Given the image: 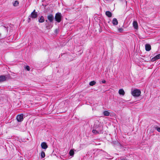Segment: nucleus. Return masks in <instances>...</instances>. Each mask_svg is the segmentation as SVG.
I'll list each match as a JSON object with an SVG mask.
<instances>
[{"instance_id": "obj_16", "label": "nucleus", "mask_w": 160, "mask_h": 160, "mask_svg": "<svg viewBox=\"0 0 160 160\" xmlns=\"http://www.w3.org/2000/svg\"><path fill=\"white\" fill-rule=\"evenodd\" d=\"M103 114L105 116H108L110 114V113L108 111H105L103 112Z\"/></svg>"}, {"instance_id": "obj_19", "label": "nucleus", "mask_w": 160, "mask_h": 160, "mask_svg": "<svg viewBox=\"0 0 160 160\" xmlns=\"http://www.w3.org/2000/svg\"><path fill=\"white\" fill-rule=\"evenodd\" d=\"M45 153L43 151H42L41 152V156L42 158H43L45 157Z\"/></svg>"}, {"instance_id": "obj_29", "label": "nucleus", "mask_w": 160, "mask_h": 160, "mask_svg": "<svg viewBox=\"0 0 160 160\" xmlns=\"http://www.w3.org/2000/svg\"><path fill=\"white\" fill-rule=\"evenodd\" d=\"M3 27H4V28H6V27L5 26H3Z\"/></svg>"}, {"instance_id": "obj_9", "label": "nucleus", "mask_w": 160, "mask_h": 160, "mask_svg": "<svg viewBox=\"0 0 160 160\" xmlns=\"http://www.w3.org/2000/svg\"><path fill=\"white\" fill-rule=\"evenodd\" d=\"M133 26L135 29H138V25L137 22L136 21H134L133 22Z\"/></svg>"}, {"instance_id": "obj_23", "label": "nucleus", "mask_w": 160, "mask_h": 160, "mask_svg": "<svg viewBox=\"0 0 160 160\" xmlns=\"http://www.w3.org/2000/svg\"><path fill=\"white\" fill-rule=\"evenodd\" d=\"M25 69L28 71H29L30 70V67L28 66H26L25 67Z\"/></svg>"}, {"instance_id": "obj_3", "label": "nucleus", "mask_w": 160, "mask_h": 160, "mask_svg": "<svg viewBox=\"0 0 160 160\" xmlns=\"http://www.w3.org/2000/svg\"><path fill=\"white\" fill-rule=\"evenodd\" d=\"M62 16L60 13L58 12L56 14L55 19L58 22H60L61 21Z\"/></svg>"}, {"instance_id": "obj_25", "label": "nucleus", "mask_w": 160, "mask_h": 160, "mask_svg": "<svg viewBox=\"0 0 160 160\" xmlns=\"http://www.w3.org/2000/svg\"><path fill=\"white\" fill-rule=\"evenodd\" d=\"M156 129L158 131L160 132V127H156Z\"/></svg>"}, {"instance_id": "obj_24", "label": "nucleus", "mask_w": 160, "mask_h": 160, "mask_svg": "<svg viewBox=\"0 0 160 160\" xmlns=\"http://www.w3.org/2000/svg\"><path fill=\"white\" fill-rule=\"evenodd\" d=\"M157 60L156 58H155V57L152 58L151 59V61L152 62H154Z\"/></svg>"}, {"instance_id": "obj_32", "label": "nucleus", "mask_w": 160, "mask_h": 160, "mask_svg": "<svg viewBox=\"0 0 160 160\" xmlns=\"http://www.w3.org/2000/svg\"><path fill=\"white\" fill-rule=\"evenodd\" d=\"M1 33H0V35H1Z\"/></svg>"}, {"instance_id": "obj_27", "label": "nucleus", "mask_w": 160, "mask_h": 160, "mask_svg": "<svg viewBox=\"0 0 160 160\" xmlns=\"http://www.w3.org/2000/svg\"><path fill=\"white\" fill-rule=\"evenodd\" d=\"M120 160H127V159L124 158H120Z\"/></svg>"}, {"instance_id": "obj_7", "label": "nucleus", "mask_w": 160, "mask_h": 160, "mask_svg": "<svg viewBox=\"0 0 160 160\" xmlns=\"http://www.w3.org/2000/svg\"><path fill=\"white\" fill-rule=\"evenodd\" d=\"M48 20L50 22H52L54 20V18L53 15L52 14L49 15L47 17Z\"/></svg>"}, {"instance_id": "obj_18", "label": "nucleus", "mask_w": 160, "mask_h": 160, "mask_svg": "<svg viewBox=\"0 0 160 160\" xmlns=\"http://www.w3.org/2000/svg\"><path fill=\"white\" fill-rule=\"evenodd\" d=\"M96 82L94 81H92L89 82V84L90 86H92L95 84Z\"/></svg>"}, {"instance_id": "obj_8", "label": "nucleus", "mask_w": 160, "mask_h": 160, "mask_svg": "<svg viewBox=\"0 0 160 160\" xmlns=\"http://www.w3.org/2000/svg\"><path fill=\"white\" fill-rule=\"evenodd\" d=\"M41 145L42 148L44 149H46L48 147L47 143L45 142H42Z\"/></svg>"}, {"instance_id": "obj_11", "label": "nucleus", "mask_w": 160, "mask_h": 160, "mask_svg": "<svg viewBox=\"0 0 160 160\" xmlns=\"http://www.w3.org/2000/svg\"><path fill=\"white\" fill-rule=\"evenodd\" d=\"M112 23L114 25H116L118 24V21L116 18H114L112 21Z\"/></svg>"}, {"instance_id": "obj_5", "label": "nucleus", "mask_w": 160, "mask_h": 160, "mask_svg": "<svg viewBox=\"0 0 160 160\" xmlns=\"http://www.w3.org/2000/svg\"><path fill=\"white\" fill-rule=\"evenodd\" d=\"M23 114L18 115L16 117L17 121L18 122H21L22 121L23 119Z\"/></svg>"}, {"instance_id": "obj_13", "label": "nucleus", "mask_w": 160, "mask_h": 160, "mask_svg": "<svg viewBox=\"0 0 160 160\" xmlns=\"http://www.w3.org/2000/svg\"><path fill=\"white\" fill-rule=\"evenodd\" d=\"M105 14L109 18H110L112 16V13L109 11H106V12Z\"/></svg>"}, {"instance_id": "obj_21", "label": "nucleus", "mask_w": 160, "mask_h": 160, "mask_svg": "<svg viewBox=\"0 0 160 160\" xmlns=\"http://www.w3.org/2000/svg\"><path fill=\"white\" fill-rule=\"evenodd\" d=\"M157 60L160 58V54H158L155 56Z\"/></svg>"}, {"instance_id": "obj_30", "label": "nucleus", "mask_w": 160, "mask_h": 160, "mask_svg": "<svg viewBox=\"0 0 160 160\" xmlns=\"http://www.w3.org/2000/svg\"><path fill=\"white\" fill-rule=\"evenodd\" d=\"M46 22H48V21H47V20H46Z\"/></svg>"}, {"instance_id": "obj_6", "label": "nucleus", "mask_w": 160, "mask_h": 160, "mask_svg": "<svg viewBox=\"0 0 160 160\" xmlns=\"http://www.w3.org/2000/svg\"><path fill=\"white\" fill-rule=\"evenodd\" d=\"M7 77L5 75L0 76V83L4 82L7 80Z\"/></svg>"}, {"instance_id": "obj_14", "label": "nucleus", "mask_w": 160, "mask_h": 160, "mask_svg": "<svg viewBox=\"0 0 160 160\" xmlns=\"http://www.w3.org/2000/svg\"><path fill=\"white\" fill-rule=\"evenodd\" d=\"M118 93L120 95H123L125 94V92L122 89H120Z\"/></svg>"}, {"instance_id": "obj_10", "label": "nucleus", "mask_w": 160, "mask_h": 160, "mask_svg": "<svg viewBox=\"0 0 160 160\" xmlns=\"http://www.w3.org/2000/svg\"><path fill=\"white\" fill-rule=\"evenodd\" d=\"M145 47V50L146 51H149L151 49V46L149 44H146Z\"/></svg>"}, {"instance_id": "obj_17", "label": "nucleus", "mask_w": 160, "mask_h": 160, "mask_svg": "<svg viewBox=\"0 0 160 160\" xmlns=\"http://www.w3.org/2000/svg\"><path fill=\"white\" fill-rule=\"evenodd\" d=\"M69 154L70 156H73L74 154V152L73 150L72 149L70 150L69 152Z\"/></svg>"}, {"instance_id": "obj_28", "label": "nucleus", "mask_w": 160, "mask_h": 160, "mask_svg": "<svg viewBox=\"0 0 160 160\" xmlns=\"http://www.w3.org/2000/svg\"><path fill=\"white\" fill-rule=\"evenodd\" d=\"M106 81L104 80H103L102 81V82L103 83H106Z\"/></svg>"}, {"instance_id": "obj_31", "label": "nucleus", "mask_w": 160, "mask_h": 160, "mask_svg": "<svg viewBox=\"0 0 160 160\" xmlns=\"http://www.w3.org/2000/svg\"><path fill=\"white\" fill-rule=\"evenodd\" d=\"M108 159H111V158H108Z\"/></svg>"}, {"instance_id": "obj_15", "label": "nucleus", "mask_w": 160, "mask_h": 160, "mask_svg": "<svg viewBox=\"0 0 160 160\" xmlns=\"http://www.w3.org/2000/svg\"><path fill=\"white\" fill-rule=\"evenodd\" d=\"M38 21L39 22L42 23L44 21V19L43 16H41L39 19Z\"/></svg>"}, {"instance_id": "obj_2", "label": "nucleus", "mask_w": 160, "mask_h": 160, "mask_svg": "<svg viewBox=\"0 0 160 160\" xmlns=\"http://www.w3.org/2000/svg\"><path fill=\"white\" fill-rule=\"evenodd\" d=\"M141 93L140 90L138 89H135L132 91V94L134 97H138Z\"/></svg>"}, {"instance_id": "obj_12", "label": "nucleus", "mask_w": 160, "mask_h": 160, "mask_svg": "<svg viewBox=\"0 0 160 160\" xmlns=\"http://www.w3.org/2000/svg\"><path fill=\"white\" fill-rule=\"evenodd\" d=\"M46 28L47 29H50L52 27V25L50 23H48L46 24Z\"/></svg>"}, {"instance_id": "obj_22", "label": "nucleus", "mask_w": 160, "mask_h": 160, "mask_svg": "<svg viewBox=\"0 0 160 160\" xmlns=\"http://www.w3.org/2000/svg\"><path fill=\"white\" fill-rule=\"evenodd\" d=\"M118 30L119 32H121L123 31V29L122 28H118Z\"/></svg>"}, {"instance_id": "obj_20", "label": "nucleus", "mask_w": 160, "mask_h": 160, "mask_svg": "<svg viewBox=\"0 0 160 160\" xmlns=\"http://www.w3.org/2000/svg\"><path fill=\"white\" fill-rule=\"evenodd\" d=\"M18 1H16L13 4V5L14 6H17L18 4Z\"/></svg>"}, {"instance_id": "obj_4", "label": "nucleus", "mask_w": 160, "mask_h": 160, "mask_svg": "<svg viewBox=\"0 0 160 160\" xmlns=\"http://www.w3.org/2000/svg\"><path fill=\"white\" fill-rule=\"evenodd\" d=\"M35 11V10H34L29 15L30 17H31L32 19H35L37 17L38 13L36 12Z\"/></svg>"}, {"instance_id": "obj_1", "label": "nucleus", "mask_w": 160, "mask_h": 160, "mask_svg": "<svg viewBox=\"0 0 160 160\" xmlns=\"http://www.w3.org/2000/svg\"><path fill=\"white\" fill-rule=\"evenodd\" d=\"M98 121L96 122L94 125L95 129L92 130V132L95 134H100L103 133V127L101 125H100Z\"/></svg>"}, {"instance_id": "obj_26", "label": "nucleus", "mask_w": 160, "mask_h": 160, "mask_svg": "<svg viewBox=\"0 0 160 160\" xmlns=\"http://www.w3.org/2000/svg\"><path fill=\"white\" fill-rule=\"evenodd\" d=\"M31 17H30V16H29L28 19V22H29L31 21Z\"/></svg>"}]
</instances>
